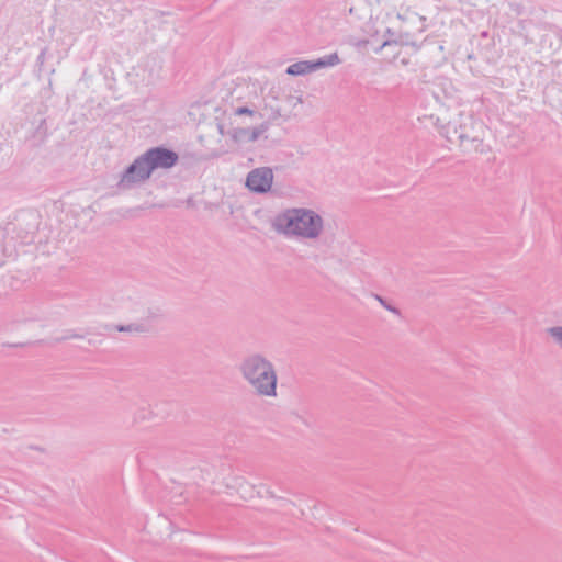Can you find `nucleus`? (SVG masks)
Segmentation results:
<instances>
[{"label":"nucleus","mask_w":562,"mask_h":562,"mask_svg":"<svg viewBox=\"0 0 562 562\" xmlns=\"http://www.w3.org/2000/svg\"><path fill=\"white\" fill-rule=\"evenodd\" d=\"M273 225L283 234L315 237L322 229V220L312 211L293 209L278 215Z\"/></svg>","instance_id":"f257e3e1"},{"label":"nucleus","mask_w":562,"mask_h":562,"mask_svg":"<svg viewBox=\"0 0 562 562\" xmlns=\"http://www.w3.org/2000/svg\"><path fill=\"white\" fill-rule=\"evenodd\" d=\"M154 168L145 154L128 168L125 180L128 182L145 180L150 176Z\"/></svg>","instance_id":"423d86ee"},{"label":"nucleus","mask_w":562,"mask_h":562,"mask_svg":"<svg viewBox=\"0 0 562 562\" xmlns=\"http://www.w3.org/2000/svg\"><path fill=\"white\" fill-rule=\"evenodd\" d=\"M552 336L562 344V328H553L551 329Z\"/></svg>","instance_id":"6e6552de"},{"label":"nucleus","mask_w":562,"mask_h":562,"mask_svg":"<svg viewBox=\"0 0 562 562\" xmlns=\"http://www.w3.org/2000/svg\"><path fill=\"white\" fill-rule=\"evenodd\" d=\"M339 63L336 54L328 56L326 59H318L317 61H299L288 67L286 72L292 76L305 75L318 68L326 66H334Z\"/></svg>","instance_id":"20e7f679"},{"label":"nucleus","mask_w":562,"mask_h":562,"mask_svg":"<svg viewBox=\"0 0 562 562\" xmlns=\"http://www.w3.org/2000/svg\"><path fill=\"white\" fill-rule=\"evenodd\" d=\"M236 114H237V115H243V114L252 115V114H254V112H252L251 110L247 109V108H238V109L236 110Z\"/></svg>","instance_id":"1a4fd4ad"},{"label":"nucleus","mask_w":562,"mask_h":562,"mask_svg":"<svg viewBox=\"0 0 562 562\" xmlns=\"http://www.w3.org/2000/svg\"><path fill=\"white\" fill-rule=\"evenodd\" d=\"M146 156L154 169L170 168L178 159V156L173 151L164 148L150 149L146 153Z\"/></svg>","instance_id":"39448f33"},{"label":"nucleus","mask_w":562,"mask_h":562,"mask_svg":"<svg viewBox=\"0 0 562 562\" xmlns=\"http://www.w3.org/2000/svg\"><path fill=\"white\" fill-rule=\"evenodd\" d=\"M267 130V126L265 124L254 127L251 130L247 128H236L234 131V138L236 140L240 142H254L265 131Z\"/></svg>","instance_id":"0eeeda50"},{"label":"nucleus","mask_w":562,"mask_h":562,"mask_svg":"<svg viewBox=\"0 0 562 562\" xmlns=\"http://www.w3.org/2000/svg\"><path fill=\"white\" fill-rule=\"evenodd\" d=\"M243 371L258 393L276 395L277 375L271 363L260 357H252L245 362Z\"/></svg>","instance_id":"f03ea898"},{"label":"nucleus","mask_w":562,"mask_h":562,"mask_svg":"<svg viewBox=\"0 0 562 562\" xmlns=\"http://www.w3.org/2000/svg\"><path fill=\"white\" fill-rule=\"evenodd\" d=\"M273 181L272 170L269 168H257L252 170L246 180L247 187L254 192H267Z\"/></svg>","instance_id":"7ed1b4c3"}]
</instances>
